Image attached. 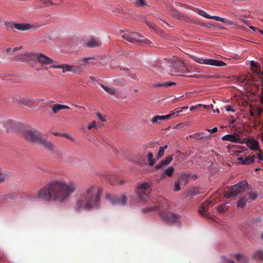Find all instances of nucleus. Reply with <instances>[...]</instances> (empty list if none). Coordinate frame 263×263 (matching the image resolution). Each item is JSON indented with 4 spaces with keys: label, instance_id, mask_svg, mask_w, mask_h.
Masks as SVG:
<instances>
[{
    "label": "nucleus",
    "instance_id": "f257e3e1",
    "mask_svg": "<svg viewBox=\"0 0 263 263\" xmlns=\"http://www.w3.org/2000/svg\"><path fill=\"white\" fill-rule=\"evenodd\" d=\"M76 190L77 185L73 181L62 178L55 179L41 189L37 194L29 193L26 195V198L31 202L45 200L64 203L69 199Z\"/></svg>",
    "mask_w": 263,
    "mask_h": 263
},
{
    "label": "nucleus",
    "instance_id": "f03ea898",
    "mask_svg": "<svg viewBox=\"0 0 263 263\" xmlns=\"http://www.w3.org/2000/svg\"><path fill=\"white\" fill-rule=\"evenodd\" d=\"M102 190L91 186L83 193L82 196L76 202L73 208L75 211H90L98 209L100 206V198Z\"/></svg>",
    "mask_w": 263,
    "mask_h": 263
},
{
    "label": "nucleus",
    "instance_id": "7ed1b4c3",
    "mask_svg": "<svg viewBox=\"0 0 263 263\" xmlns=\"http://www.w3.org/2000/svg\"><path fill=\"white\" fill-rule=\"evenodd\" d=\"M23 135L28 142L37 143L50 151L54 149V145L46 138H43L37 129L32 127L27 128L23 132Z\"/></svg>",
    "mask_w": 263,
    "mask_h": 263
},
{
    "label": "nucleus",
    "instance_id": "20e7f679",
    "mask_svg": "<svg viewBox=\"0 0 263 263\" xmlns=\"http://www.w3.org/2000/svg\"><path fill=\"white\" fill-rule=\"evenodd\" d=\"M163 64V68L168 72L184 73L190 72L187 65L179 59H176L174 61L165 60Z\"/></svg>",
    "mask_w": 263,
    "mask_h": 263
},
{
    "label": "nucleus",
    "instance_id": "39448f33",
    "mask_svg": "<svg viewBox=\"0 0 263 263\" xmlns=\"http://www.w3.org/2000/svg\"><path fill=\"white\" fill-rule=\"evenodd\" d=\"M122 37L129 42L142 46L149 45L151 42L141 34L136 32L121 31Z\"/></svg>",
    "mask_w": 263,
    "mask_h": 263
},
{
    "label": "nucleus",
    "instance_id": "423d86ee",
    "mask_svg": "<svg viewBox=\"0 0 263 263\" xmlns=\"http://www.w3.org/2000/svg\"><path fill=\"white\" fill-rule=\"evenodd\" d=\"M249 188L248 183L246 180L240 181L237 184L231 186L228 192L224 194V197L227 198H230L234 197L238 194L246 191Z\"/></svg>",
    "mask_w": 263,
    "mask_h": 263
},
{
    "label": "nucleus",
    "instance_id": "0eeeda50",
    "mask_svg": "<svg viewBox=\"0 0 263 263\" xmlns=\"http://www.w3.org/2000/svg\"><path fill=\"white\" fill-rule=\"evenodd\" d=\"M152 191V187L148 182H140L136 185V193L139 199L146 201Z\"/></svg>",
    "mask_w": 263,
    "mask_h": 263
},
{
    "label": "nucleus",
    "instance_id": "6e6552de",
    "mask_svg": "<svg viewBox=\"0 0 263 263\" xmlns=\"http://www.w3.org/2000/svg\"><path fill=\"white\" fill-rule=\"evenodd\" d=\"M4 25L7 29H13L15 28L21 31H25L28 30L33 31L36 30L39 27L37 25L26 23H14L12 21L5 22L4 23Z\"/></svg>",
    "mask_w": 263,
    "mask_h": 263
},
{
    "label": "nucleus",
    "instance_id": "1a4fd4ad",
    "mask_svg": "<svg viewBox=\"0 0 263 263\" xmlns=\"http://www.w3.org/2000/svg\"><path fill=\"white\" fill-rule=\"evenodd\" d=\"M159 214L164 221L169 223L175 222L179 218V215L171 213L165 210H160Z\"/></svg>",
    "mask_w": 263,
    "mask_h": 263
},
{
    "label": "nucleus",
    "instance_id": "9d476101",
    "mask_svg": "<svg viewBox=\"0 0 263 263\" xmlns=\"http://www.w3.org/2000/svg\"><path fill=\"white\" fill-rule=\"evenodd\" d=\"M105 197L106 198L108 199L113 204L124 205L127 202V198L123 195L117 196H113L110 194H107Z\"/></svg>",
    "mask_w": 263,
    "mask_h": 263
},
{
    "label": "nucleus",
    "instance_id": "9b49d317",
    "mask_svg": "<svg viewBox=\"0 0 263 263\" xmlns=\"http://www.w3.org/2000/svg\"><path fill=\"white\" fill-rule=\"evenodd\" d=\"M36 61L42 66L51 65L54 63H57L56 61H54L50 58L42 53H36Z\"/></svg>",
    "mask_w": 263,
    "mask_h": 263
},
{
    "label": "nucleus",
    "instance_id": "f8f14e48",
    "mask_svg": "<svg viewBox=\"0 0 263 263\" xmlns=\"http://www.w3.org/2000/svg\"><path fill=\"white\" fill-rule=\"evenodd\" d=\"M35 100L34 99L28 98H14L13 99V102L14 103H17L18 105H22L28 106L29 107H31L35 103Z\"/></svg>",
    "mask_w": 263,
    "mask_h": 263
},
{
    "label": "nucleus",
    "instance_id": "ddd939ff",
    "mask_svg": "<svg viewBox=\"0 0 263 263\" xmlns=\"http://www.w3.org/2000/svg\"><path fill=\"white\" fill-rule=\"evenodd\" d=\"M36 53L27 52L16 57V59L22 62H29L36 61Z\"/></svg>",
    "mask_w": 263,
    "mask_h": 263
},
{
    "label": "nucleus",
    "instance_id": "4468645a",
    "mask_svg": "<svg viewBox=\"0 0 263 263\" xmlns=\"http://www.w3.org/2000/svg\"><path fill=\"white\" fill-rule=\"evenodd\" d=\"M169 11L172 16L178 20L183 21L186 22H190L191 21V20L190 17L174 8L170 9Z\"/></svg>",
    "mask_w": 263,
    "mask_h": 263
},
{
    "label": "nucleus",
    "instance_id": "2eb2a0df",
    "mask_svg": "<svg viewBox=\"0 0 263 263\" xmlns=\"http://www.w3.org/2000/svg\"><path fill=\"white\" fill-rule=\"evenodd\" d=\"M4 125L8 132H12L18 129L20 127V123L12 120H8L4 122Z\"/></svg>",
    "mask_w": 263,
    "mask_h": 263
},
{
    "label": "nucleus",
    "instance_id": "dca6fc26",
    "mask_svg": "<svg viewBox=\"0 0 263 263\" xmlns=\"http://www.w3.org/2000/svg\"><path fill=\"white\" fill-rule=\"evenodd\" d=\"M222 140L223 141H229L234 143H242V142L240 141V138L237 133L224 135L222 137Z\"/></svg>",
    "mask_w": 263,
    "mask_h": 263
},
{
    "label": "nucleus",
    "instance_id": "f3484780",
    "mask_svg": "<svg viewBox=\"0 0 263 263\" xmlns=\"http://www.w3.org/2000/svg\"><path fill=\"white\" fill-rule=\"evenodd\" d=\"M211 203V201L207 200L200 206L199 210V212L201 216L203 217H209L208 209L209 205Z\"/></svg>",
    "mask_w": 263,
    "mask_h": 263
},
{
    "label": "nucleus",
    "instance_id": "a211bd4d",
    "mask_svg": "<svg viewBox=\"0 0 263 263\" xmlns=\"http://www.w3.org/2000/svg\"><path fill=\"white\" fill-rule=\"evenodd\" d=\"M96 60L95 57L83 58L79 59L77 61V64H79L81 67L86 66L88 64H94L93 61Z\"/></svg>",
    "mask_w": 263,
    "mask_h": 263
},
{
    "label": "nucleus",
    "instance_id": "6ab92c4d",
    "mask_svg": "<svg viewBox=\"0 0 263 263\" xmlns=\"http://www.w3.org/2000/svg\"><path fill=\"white\" fill-rule=\"evenodd\" d=\"M84 44L89 48L100 47L102 45V43L100 40L93 37H91L89 40L85 41Z\"/></svg>",
    "mask_w": 263,
    "mask_h": 263
},
{
    "label": "nucleus",
    "instance_id": "aec40b11",
    "mask_svg": "<svg viewBox=\"0 0 263 263\" xmlns=\"http://www.w3.org/2000/svg\"><path fill=\"white\" fill-rule=\"evenodd\" d=\"M232 256L236 259L238 263H248L250 260L248 257L241 253L234 254Z\"/></svg>",
    "mask_w": 263,
    "mask_h": 263
},
{
    "label": "nucleus",
    "instance_id": "412c9836",
    "mask_svg": "<svg viewBox=\"0 0 263 263\" xmlns=\"http://www.w3.org/2000/svg\"><path fill=\"white\" fill-rule=\"evenodd\" d=\"M175 114V113L173 112L171 114L167 115L165 116H156L152 119L151 122H153V123H159L161 120H167L170 119L171 117L174 115Z\"/></svg>",
    "mask_w": 263,
    "mask_h": 263
},
{
    "label": "nucleus",
    "instance_id": "4be33fe9",
    "mask_svg": "<svg viewBox=\"0 0 263 263\" xmlns=\"http://www.w3.org/2000/svg\"><path fill=\"white\" fill-rule=\"evenodd\" d=\"M70 107L67 105L59 104H55L51 106V110L54 114H58L62 109H68Z\"/></svg>",
    "mask_w": 263,
    "mask_h": 263
},
{
    "label": "nucleus",
    "instance_id": "5701e85b",
    "mask_svg": "<svg viewBox=\"0 0 263 263\" xmlns=\"http://www.w3.org/2000/svg\"><path fill=\"white\" fill-rule=\"evenodd\" d=\"M238 161L241 162V164L243 165L251 164L253 163L255 160V156L251 155L248 157H246L245 158L243 157H239L238 158Z\"/></svg>",
    "mask_w": 263,
    "mask_h": 263
},
{
    "label": "nucleus",
    "instance_id": "b1692460",
    "mask_svg": "<svg viewBox=\"0 0 263 263\" xmlns=\"http://www.w3.org/2000/svg\"><path fill=\"white\" fill-rule=\"evenodd\" d=\"M72 65L68 64H62V65H52L50 66L51 68H58L62 69V72L65 73L66 72H71Z\"/></svg>",
    "mask_w": 263,
    "mask_h": 263
},
{
    "label": "nucleus",
    "instance_id": "393cba45",
    "mask_svg": "<svg viewBox=\"0 0 263 263\" xmlns=\"http://www.w3.org/2000/svg\"><path fill=\"white\" fill-rule=\"evenodd\" d=\"M173 155L170 156L165 159L161 160L159 163L156 164L155 168L156 169H159L163 166L168 164L172 162L173 160Z\"/></svg>",
    "mask_w": 263,
    "mask_h": 263
},
{
    "label": "nucleus",
    "instance_id": "a878e982",
    "mask_svg": "<svg viewBox=\"0 0 263 263\" xmlns=\"http://www.w3.org/2000/svg\"><path fill=\"white\" fill-rule=\"evenodd\" d=\"M174 172V168L172 166H170L168 168L165 169L163 172V174H161L160 178V180H164L166 176L169 177H171L173 175Z\"/></svg>",
    "mask_w": 263,
    "mask_h": 263
},
{
    "label": "nucleus",
    "instance_id": "bb28decb",
    "mask_svg": "<svg viewBox=\"0 0 263 263\" xmlns=\"http://www.w3.org/2000/svg\"><path fill=\"white\" fill-rule=\"evenodd\" d=\"M246 144L251 149L255 151L258 149L259 143L256 140H248Z\"/></svg>",
    "mask_w": 263,
    "mask_h": 263
},
{
    "label": "nucleus",
    "instance_id": "cd10ccee",
    "mask_svg": "<svg viewBox=\"0 0 263 263\" xmlns=\"http://www.w3.org/2000/svg\"><path fill=\"white\" fill-rule=\"evenodd\" d=\"M0 198H1L0 199V200L2 199H6L8 201H12L16 199L17 195L16 194L13 193L8 194L5 196H2Z\"/></svg>",
    "mask_w": 263,
    "mask_h": 263
},
{
    "label": "nucleus",
    "instance_id": "c85d7f7f",
    "mask_svg": "<svg viewBox=\"0 0 263 263\" xmlns=\"http://www.w3.org/2000/svg\"><path fill=\"white\" fill-rule=\"evenodd\" d=\"M175 83L172 82H164L161 83H155L153 84V86L154 87H168L171 86L173 85H175Z\"/></svg>",
    "mask_w": 263,
    "mask_h": 263
},
{
    "label": "nucleus",
    "instance_id": "c756f323",
    "mask_svg": "<svg viewBox=\"0 0 263 263\" xmlns=\"http://www.w3.org/2000/svg\"><path fill=\"white\" fill-rule=\"evenodd\" d=\"M248 201V195H245L239 200V201L237 202V206L238 208H242L246 205V203Z\"/></svg>",
    "mask_w": 263,
    "mask_h": 263
},
{
    "label": "nucleus",
    "instance_id": "7c9ffc66",
    "mask_svg": "<svg viewBox=\"0 0 263 263\" xmlns=\"http://www.w3.org/2000/svg\"><path fill=\"white\" fill-rule=\"evenodd\" d=\"M71 72L76 74H81L84 72V69L81 66L72 65Z\"/></svg>",
    "mask_w": 263,
    "mask_h": 263
},
{
    "label": "nucleus",
    "instance_id": "2f4dec72",
    "mask_svg": "<svg viewBox=\"0 0 263 263\" xmlns=\"http://www.w3.org/2000/svg\"><path fill=\"white\" fill-rule=\"evenodd\" d=\"M100 85L107 93L114 96L116 95V91L113 88L107 87L102 84Z\"/></svg>",
    "mask_w": 263,
    "mask_h": 263
},
{
    "label": "nucleus",
    "instance_id": "473e14b6",
    "mask_svg": "<svg viewBox=\"0 0 263 263\" xmlns=\"http://www.w3.org/2000/svg\"><path fill=\"white\" fill-rule=\"evenodd\" d=\"M112 12L114 13V14L116 16H120L124 13L123 8L119 6L113 8Z\"/></svg>",
    "mask_w": 263,
    "mask_h": 263
},
{
    "label": "nucleus",
    "instance_id": "72a5a7b5",
    "mask_svg": "<svg viewBox=\"0 0 263 263\" xmlns=\"http://www.w3.org/2000/svg\"><path fill=\"white\" fill-rule=\"evenodd\" d=\"M134 4L137 7H144L148 5L146 0H135Z\"/></svg>",
    "mask_w": 263,
    "mask_h": 263
},
{
    "label": "nucleus",
    "instance_id": "f704fd0d",
    "mask_svg": "<svg viewBox=\"0 0 263 263\" xmlns=\"http://www.w3.org/2000/svg\"><path fill=\"white\" fill-rule=\"evenodd\" d=\"M199 193L200 192L198 188L193 187L187 191V194L188 196L193 197L199 194Z\"/></svg>",
    "mask_w": 263,
    "mask_h": 263
},
{
    "label": "nucleus",
    "instance_id": "c9c22d12",
    "mask_svg": "<svg viewBox=\"0 0 263 263\" xmlns=\"http://www.w3.org/2000/svg\"><path fill=\"white\" fill-rule=\"evenodd\" d=\"M254 258L263 261V252L261 250L257 251L254 255Z\"/></svg>",
    "mask_w": 263,
    "mask_h": 263
},
{
    "label": "nucleus",
    "instance_id": "e433bc0d",
    "mask_svg": "<svg viewBox=\"0 0 263 263\" xmlns=\"http://www.w3.org/2000/svg\"><path fill=\"white\" fill-rule=\"evenodd\" d=\"M114 82L119 86H124L126 84L125 80L122 78L114 79Z\"/></svg>",
    "mask_w": 263,
    "mask_h": 263
},
{
    "label": "nucleus",
    "instance_id": "4c0bfd02",
    "mask_svg": "<svg viewBox=\"0 0 263 263\" xmlns=\"http://www.w3.org/2000/svg\"><path fill=\"white\" fill-rule=\"evenodd\" d=\"M246 195H248V200H254L257 198L258 194L256 192H252L248 193Z\"/></svg>",
    "mask_w": 263,
    "mask_h": 263
},
{
    "label": "nucleus",
    "instance_id": "58836bf2",
    "mask_svg": "<svg viewBox=\"0 0 263 263\" xmlns=\"http://www.w3.org/2000/svg\"><path fill=\"white\" fill-rule=\"evenodd\" d=\"M154 155L152 153H149L147 155V160L150 166H153L155 163V159L153 158Z\"/></svg>",
    "mask_w": 263,
    "mask_h": 263
},
{
    "label": "nucleus",
    "instance_id": "ea45409f",
    "mask_svg": "<svg viewBox=\"0 0 263 263\" xmlns=\"http://www.w3.org/2000/svg\"><path fill=\"white\" fill-rule=\"evenodd\" d=\"M167 145L164 146H161L159 148V151L158 152V153L157 154V158L160 159L161 158L164 154V151L166 148H167Z\"/></svg>",
    "mask_w": 263,
    "mask_h": 263
},
{
    "label": "nucleus",
    "instance_id": "a19ab883",
    "mask_svg": "<svg viewBox=\"0 0 263 263\" xmlns=\"http://www.w3.org/2000/svg\"><path fill=\"white\" fill-rule=\"evenodd\" d=\"M197 9V13L205 17V18H210V17H211V15L209 14H208L206 12H205L204 11H203V10H201V9Z\"/></svg>",
    "mask_w": 263,
    "mask_h": 263
},
{
    "label": "nucleus",
    "instance_id": "79ce46f5",
    "mask_svg": "<svg viewBox=\"0 0 263 263\" xmlns=\"http://www.w3.org/2000/svg\"><path fill=\"white\" fill-rule=\"evenodd\" d=\"M209 19H213L215 21L221 22L222 23H228V21H229L228 20L226 21V20L224 18L220 17L217 16H211V17H210Z\"/></svg>",
    "mask_w": 263,
    "mask_h": 263
},
{
    "label": "nucleus",
    "instance_id": "37998d69",
    "mask_svg": "<svg viewBox=\"0 0 263 263\" xmlns=\"http://www.w3.org/2000/svg\"><path fill=\"white\" fill-rule=\"evenodd\" d=\"M146 24L147 25L152 29L154 30L155 31H158V29H159V28L156 26L154 24H153L152 22L146 21Z\"/></svg>",
    "mask_w": 263,
    "mask_h": 263
},
{
    "label": "nucleus",
    "instance_id": "c03bdc74",
    "mask_svg": "<svg viewBox=\"0 0 263 263\" xmlns=\"http://www.w3.org/2000/svg\"><path fill=\"white\" fill-rule=\"evenodd\" d=\"M190 78H212L213 76H205V75H201V74H194L192 76H187Z\"/></svg>",
    "mask_w": 263,
    "mask_h": 263
},
{
    "label": "nucleus",
    "instance_id": "a18cd8bd",
    "mask_svg": "<svg viewBox=\"0 0 263 263\" xmlns=\"http://www.w3.org/2000/svg\"><path fill=\"white\" fill-rule=\"evenodd\" d=\"M189 176L186 174H182L179 179V181L184 182L186 184L187 182Z\"/></svg>",
    "mask_w": 263,
    "mask_h": 263
},
{
    "label": "nucleus",
    "instance_id": "49530a36",
    "mask_svg": "<svg viewBox=\"0 0 263 263\" xmlns=\"http://www.w3.org/2000/svg\"><path fill=\"white\" fill-rule=\"evenodd\" d=\"M216 60L213 59H205L203 62L204 64L206 65H211L213 66H215Z\"/></svg>",
    "mask_w": 263,
    "mask_h": 263
},
{
    "label": "nucleus",
    "instance_id": "de8ad7c7",
    "mask_svg": "<svg viewBox=\"0 0 263 263\" xmlns=\"http://www.w3.org/2000/svg\"><path fill=\"white\" fill-rule=\"evenodd\" d=\"M227 209V207L225 205H220L217 206V210L218 213H222Z\"/></svg>",
    "mask_w": 263,
    "mask_h": 263
},
{
    "label": "nucleus",
    "instance_id": "09e8293b",
    "mask_svg": "<svg viewBox=\"0 0 263 263\" xmlns=\"http://www.w3.org/2000/svg\"><path fill=\"white\" fill-rule=\"evenodd\" d=\"M192 59L194 61L197 62L200 64H203V62L205 60L204 59L200 58H198L197 57L193 56L192 57Z\"/></svg>",
    "mask_w": 263,
    "mask_h": 263
},
{
    "label": "nucleus",
    "instance_id": "8fccbe9b",
    "mask_svg": "<svg viewBox=\"0 0 263 263\" xmlns=\"http://www.w3.org/2000/svg\"><path fill=\"white\" fill-rule=\"evenodd\" d=\"M43 4L46 7L53 5V3L50 0H41Z\"/></svg>",
    "mask_w": 263,
    "mask_h": 263
},
{
    "label": "nucleus",
    "instance_id": "3c124183",
    "mask_svg": "<svg viewBox=\"0 0 263 263\" xmlns=\"http://www.w3.org/2000/svg\"><path fill=\"white\" fill-rule=\"evenodd\" d=\"M226 65H227V64L226 63L223 62V61H218V60H216V61H215V66H226Z\"/></svg>",
    "mask_w": 263,
    "mask_h": 263
},
{
    "label": "nucleus",
    "instance_id": "603ef678",
    "mask_svg": "<svg viewBox=\"0 0 263 263\" xmlns=\"http://www.w3.org/2000/svg\"><path fill=\"white\" fill-rule=\"evenodd\" d=\"M180 181H179L178 180L177 182L175 183L174 191L178 192L180 190Z\"/></svg>",
    "mask_w": 263,
    "mask_h": 263
},
{
    "label": "nucleus",
    "instance_id": "864d4df0",
    "mask_svg": "<svg viewBox=\"0 0 263 263\" xmlns=\"http://www.w3.org/2000/svg\"><path fill=\"white\" fill-rule=\"evenodd\" d=\"M156 210H157V207L151 206V207H148V208H146L144 209L143 211L146 212H149L156 211Z\"/></svg>",
    "mask_w": 263,
    "mask_h": 263
},
{
    "label": "nucleus",
    "instance_id": "5fc2aeb1",
    "mask_svg": "<svg viewBox=\"0 0 263 263\" xmlns=\"http://www.w3.org/2000/svg\"><path fill=\"white\" fill-rule=\"evenodd\" d=\"M6 175L0 171V183L5 181Z\"/></svg>",
    "mask_w": 263,
    "mask_h": 263
},
{
    "label": "nucleus",
    "instance_id": "6e6d98bb",
    "mask_svg": "<svg viewBox=\"0 0 263 263\" xmlns=\"http://www.w3.org/2000/svg\"><path fill=\"white\" fill-rule=\"evenodd\" d=\"M202 134H203V133H196L194 134L193 135H190V137L191 138L199 139V137Z\"/></svg>",
    "mask_w": 263,
    "mask_h": 263
},
{
    "label": "nucleus",
    "instance_id": "4d7b16f0",
    "mask_svg": "<svg viewBox=\"0 0 263 263\" xmlns=\"http://www.w3.org/2000/svg\"><path fill=\"white\" fill-rule=\"evenodd\" d=\"M96 126V121H92L90 124L88 125V128L91 129L92 128H95Z\"/></svg>",
    "mask_w": 263,
    "mask_h": 263
},
{
    "label": "nucleus",
    "instance_id": "13d9d810",
    "mask_svg": "<svg viewBox=\"0 0 263 263\" xmlns=\"http://www.w3.org/2000/svg\"><path fill=\"white\" fill-rule=\"evenodd\" d=\"M62 137H65L67 139L71 140V141H74V139L70 137V136H69L66 133H63L62 134Z\"/></svg>",
    "mask_w": 263,
    "mask_h": 263
},
{
    "label": "nucleus",
    "instance_id": "bf43d9fd",
    "mask_svg": "<svg viewBox=\"0 0 263 263\" xmlns=\"http://www.w3.org/2000/svg\"><path fill=\"white\" fill-rule=\"evenodd\" d=\"M96 115L98 117V118H99V119L102 121V122H104L105 121V117H103L101 114L100 112H97L96 113Z\"/></svg>",
    "mask_w": 263,
    "mask_h": 263
},
{
    "label": "nucleus",
    "instance_id": "052dcab7",
    "mask_svg": "<svg viewBox=\"0 0 263 263\" xmlns=\"http://www.w3.org/2000/svg\"><path fill=\"white\" fill-rule=\"evenodd\" d=\"M224 108H226V110L228 111H232L233 112H234L235 111V110L233 108H232L231 107V106L230 105L226 106L224 107Z\"/></svg>",
    "mask_w": 263,
    "mask_h": 263
},
{
    "label": "nucleus",
    "instance_id": "680f3d73",
    "mask_svg": "<svg viewBox=\"0 0 263 263\" xmlns=\"http://www.w3.org/2000/svg\"><path fill=\"white\" fill-rule=\"evenodd\" d=\"M210 133L212 134V133H216L217 132V127H214L213 128V129H206Z\"/></svg>",
    "mask_w": 263,
    "mask_h": 263
},
{
    "label": "nucleus",
    "instance_id": "e2e57ef3",
    "mask_svg": "<svg viewBox=\"0 0 263 263\" xmlns=\"http://www.w3.org/2000/svg\"><path fill=\"white\" fill-rule=\"evenodd\" d=\"M258 66V63L253 61L251 62V67L252 68L257 67Z\"/></svg>",
    "mask_w": 263,
    "mask_h": 263
},
{
    "label": "nucleus",
    "instance_id": "0e129e2a",
    "mask_svg": "<svg viewBox=\"0 0 263 263\" xmlns=\"http://www.w3.org/2000/svg\"><path fill=\"white\" fill-rule=\"evenodd\" d=\"M157 32H159L160 34L162 36H166V33L163 30H161L160 28Z\"/></svg>",
    "mask_w": 263,
    "mask_h": 263
},
{
    "label": "nucleus",
    "instance_id": "69168bd1",
    "mask_svg": "<svg viewBox=\"0 0 263 263\" xmlns=\"http://www.w3.org/2000/svg\"><path fill=\"white\" fill-rule=\"evenodd\" d=\"M223 263H235V262L230 259H226L223 260Z\"/></svg>",
    "mask_w": 263,
    "mask_h": 263
},
{
    "label": "nucleus",
    "instance_id": "338daca9",
    "mask_svg": "<svg viewBox=\"0 0 263 263\" xmlns=\"http://www.w3.org/2000/svg\"><path fill=\"white\" fill-rule=\"evenodd\" d=\"M64 161L67 163H72V161L70 160V158H65L64 159Z\"/></svg>",
    "mask_w": 263,
    "mask_h": 263
},
{
    "label": "nucleus",
    "instance_id": "774afa93",
    "mask_svg": "<svg viewBox=\"0 0 263 263\" xmlns=\"http://www.w3.org/2000/svg\"><path fill=\"white\" fill-rule=\"evenodd\" d=\"M52 134L56 136H62V134H61L60 133L58 132H53Z\"/></svg>",
    "mask_w": 263,
    "mask_h": 263
}]
</instances>
